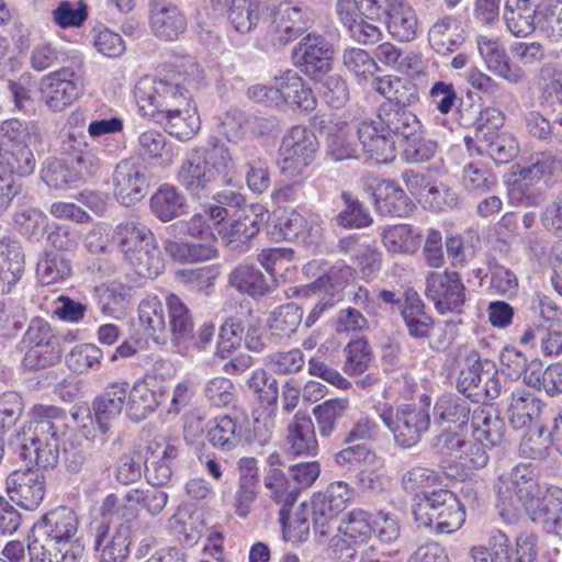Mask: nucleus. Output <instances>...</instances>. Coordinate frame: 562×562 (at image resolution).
Segmentation results:
<instances>
[{
  "label": "nucleus",
  "mask_w": 562,
  "mask_h": 562,
  "mask_svg": "<svg viewBox=\"0 0 562 562\" xmlns=\"http://www.w3.org/2000/svg\"><path fill=\"white\" fill-rule=\"evenodd\" d=\"M357 135L363 150L376 164L395 159V139L400 142L402 159L408 164L429 161L438 150L437 142L425 136L418 117L404 109L380 108L374 119L359 123Z\"/></svg>",
  "instance_id": "1"
},
{
  "label": "nucleus",
  "mask_w": 562,
  "mask_h": 562,
  "mask_svg": "<svg viewBox=\"0 0 562 562\" xmlns=\"http://www.w3.org/2000/svg\"><path fill=\"white\" fill-rule=\"evenodd\" d=\"M78 532L76 512L66 506L56 507L34 526L30 553L41 562H79L85 546L77 537Z\"/></svg>",
  "instance_id": "2"
},
{
  "label": "nucleus",
  "mask_w": 562,
  "mask_h": 562,
  "mask_svg": "<svg viewBox=\"0 0 562 562\" xmlns=\"http://www.w3.org/2000/svg\"><path fill=\"white\" fill-rule=\"evenodd\" d=\"M66 413L56 406L36 404L29 422L18 432L20 456L30 464L53 469L59 460V441L66 427Z\"/></svg>",
  "instance_id": "3"
},
{
  "label": "nucleus",
  "mask_w": 562,
  "mask_h": 562,
  "mask_svg": "<svg viewBox=\"0 0 562 562\" xmlns=\"http://www.w3.org/2000/svg\"><path fill=\"white\" fill-rule=\"evenodd\" d=\"M227 215L224 206L211 205L202 213L193 214L189 220L172 224L169 228L175 234L187 235L201 241L167 240L165 250L178 261L195 262L214 258L217 254L214 228H218Z\"/></svg>",
  "instance_id": "4"
},
{
  "label": "nucleus",
  "mask_w": 562,
  "mask_h": 562,
  "mask_svg": "<svg viewBox=\"0 0 562 562\" xmlns=\"http://www.w3.org/2000/svg\"><path fill=\"white\" fill-rule=\"evenodd\" d=\"M113 241L120 248L124 261L142 278H156L165 262L153 232L142 223L130 221L119 224Z\"/></svg>",
  "instance_id": "5"
},
{
  "label": "nucleus",
  "mask_w": 562,
  "mask_h": 562,
  "mask_svg": "<svg viewBox=\"0 0 562 562\" xmlns=\"http://www.w3.org/2000/svg\"><path fill=\"white\" fill-rule=\"evenodd\" d=\"M0 133L8 142L3 148L1 142L0 169L12 177H26L36 168L33 153L42 144V130L35 121L5 120L0 125Z\"/></svg>",
  "instance_id": "6"
},
{
  "label": "nucleus",
  "mask_w": 562,
  "mask_h": 562,
  "mask_svg": "<svg viewBox=\"0 0 562 562\" xmlns=\"http://www.w3.org/2000/svg\"><path fill=\"white\" fill-rule=\"evenodd\" d=\"M234 164L224 146L195 149L188 154L178 173V182L193 196L202 198L218 179H225Z\"/></svg>",
  "instance_id": "7"
},
{
  "label": "nucleus",
  "mask_w": 562,
  "mask_h": 562,
  "mask_svg": "<svg viewBox=\"0 0 562 562\" xmlns=\"http://www.w3.org/2000/svg\"><path fill=\"white\" fill-rule=\"evenodd\" d=\"M181 74L165 75L162 78L144 76L135 83L134 97L139 113L154 121L171 110L187 106L192 102Z\"/></svg>",
  "instance_id": "8"
},
{
  "label": "nucleus",
  "mask_w": 562,
  "mask_h": 562,
  "mask_svg": "<svg viewBox=\"0 0 562 562\" xmlns=\"http://www.w3.org/2000/svg\"><path fill=\"white\" fill-rule=\"evenodd\" d=\"M415 521L436 533H452L465 521V510L457 495L448 490L423 492L413 507Z\"/></svg>",
  "instance_id": "9"
},
{
  "label": "nucleus",
  "mask_w": 562,
  "mask_h": 562,
  "mask_svg": "<svg viewBox=\"0 0 562 562\" xmlns=\"http://www.w3.org/2000/svg\"><path fill=\"white\" fill-rule=\"evenodd\" d=\"M248 97L271 108L313 111L317 101L312 89L294 70H285L273 78V85H255L248 89Z\"/></svg>",
  "instance_id": "10"
},
{
  "label": "nucleus",
  "mask_w": 562,
  "mask_h": 562,
  "mask_svg": "<svg viewBox=\"0 0 562 562\" xmlns=\"http://www.w3.org/2000/svg\"><path fill=\"white\" fill-rule=\"evenodd\" d=\"M562 173V160L550 153H538L531 157L530 166L521 169L520 178L516 179L508 189L513 204L535 206L542 202L543 196L535 183L548 182Z\"/></svg>",
  "instance_id": "11"
},
{
  "label": "nucleus",
  "mask_w": 562,
  "mask_h": 562,
  "mask_svg": "<svg viewBox=\"0 0 562 562\" xmlns=\"http://www.w3.org/2000/svg\"><path fill=\"white\" fill-rule=\"evenodd\" d=\"M317 148V138L311 130L302 125L293 126L283 137L279 148L280 172L291 180L303 177L313 162Z\"/></svg>",
  "instance_id": "12"
},
{
  "label": "nucleus",
  "mask_w": 562,
  "mask_h": 562,
  "mask_svg": "<svg viewBox=\"0 0 562 562\" xmlns=\"http://www.w3.org/2000/svg\"><path fill=\"white\" fill-rule=\"evenodd\" d=\"M498 507L510 512L521 505L527 512L529 506L541 496L542 488L530 465L518 464L510 471L501 474L495 483Z\"/></svg>",
  "instance_id": "13"
},
{
  "label": "nucleus",
  "mask_w": 562,
  "mask_h": 562,
  "mask_svg": "<svg viewBox=\"0 0 562 562\" xmlns=\"http://www.w3.org/2000/svg\"><path fill=\"white\" fill-rule=\"evenodd\" d=\"M487 543V547L476 546L470 550L473 562H537L536 538L531 535L518 537L513 548L503 531L494 530Z\"/></svg>",
  "instance_id": "14"
},
{
  "label": "nucleus",
  "mask_w": 562,
  "mask_h": 562,
  "mask_svg": "<svg viewBox=\"0 0 562 562\" xmlns=\"http://www.w3.org/2000/svg\"><path fill=\"white\" fill-rule=\"evenodd\" d=\"M263 24L267 41L273 46H284L311 27V19L301 8L281 3L276 8L270 5Z\"/></svg>",
  "instance_id": "15"
},
{
  "label": "nucleus",
  "mask_w": 562,
  "mask_h": 562,
  "mask_svg": "<svg viewBox=\"0 0 562 562\" xmlns=\"http://www.w3.org/2000/svg\"><path fill=\"white\" fill-rule=\"evenodd\" d=\"M424 293L439 314H459L467 301L465 285L454 271L427 273Z\"/></svg>",
  "instance_id": "16"
},
{
  "label": "nucleus",
  "mask_w": 562,
  "mask_h": 562,
  "mask_svg": "<svg viewBox=\"0 0 562 562\" xmlns=\"http://www.w3.org/2000/svg\"><path fill=\"white\" fill-rule=\"evenodd\" d=\"M380 416L393 434L395 443L402 448L414 447L430 424V416L425 409L411 405L385 411Z\"/></svg>",
  "instance_id": "17"
},
{
  "label": "nucleus",
  "mask_w": 562,
  "mask_h": 562,
  "mask_svg": "<svg viewBox=\"0 0 562 562\" xmlns=\"http://www.w3.org/2000/svg\"><path fill=\"white\" fill-rule=\"evenodd\" d=\"M82 90V78L68 67L44 76L40 83L41 99L53 112H61L72 104Z\"/></svg>",
  "instance_id": "18"
},
{
  "label": "nucleus",
  "mask_w": 562,
  "mask_h": 562,
  "mask_svg": "<svg viewBox=\"0 0 562 562\" xmlns=\"http://www.w3.org/2000/svg\"><path fill=\"white\" fill-rule=\"evenodd\" d=\"M352 497V490L341 481L333 482L324 492L314 494L311 504L315 531L327 535L329 521L347 507Z\"/></svg>",
  "instance_id": "19"
},
{
  "label": "nucleus",
  "mask_w": 562,
  "mask_h": 562,
  "mask_svg": "<svg viewBox=\"0 0 562 562\" xmlns=\"http://www.w3.org/2000/svg\"><path fill=\"white\" fill-rule=\"evenodd\" d=\"M149 186L146 167L139 162L125 159L120 161L113 172V193L124 205L139 202Z\"/></svg>",
  "instance_id": "20"
},
{
  "label": "nucleus",
  "mask_w": 562,
  "mask_h": 562,
  "mask_svg": "<svg viewBox=\"0 0 562 562\" xmlns=\"http://www.w3.org/2000/svg\"><path fill=\"white\" fill-rule=\"evenodd\" d=\"M258 209V206L245 205L236 210L227 222L221 223L217 233L226 245L234 249H245L247 243L258 234L263 220L257 212Z\"/></svg>",
  "instance_id": "21"
},
{
  "label": "nucleus",
  "mask_w": 562,
  "mask_h": 562,
  "mask_svg": "<svg viewBox=\"0 0 562 562\" xmlns=\"http://www.w3.org/2000/svg\"><path fill=\"white\" fill-rule=\"evenodd\" d=\"M477 49L486 68L495 76L510 85H519L525 81V71L519 65L510 61L504 46L497 38L477 37Z\"/></svg>",
  "instance_id": "22"
},
{
  "label": "nucleus",
  "mask_w": 562,
  "mask_h": 562,
  "mask_svg": "<svg viewBox=\"0 0 562 562\" xmlns=\"http://www.w3.org/2000/svg\"><path fill=\"white\" fill-rule=\"evenodd\" d=\"M45 477L37 471H15L8 476L10 499L26 510L36 509L45 495Z\"/></svg>",
  "instance_id": "23"
},
{
  "label": "nucleus",
  "mask_w": 562,
  "mask_h": 562,
  "mask_svg": "<svg viewBox=\"0 0 562 562\" xmlns=\"http://www.w3.org/2000/svg\"><path fill=\"white\" fill-rule=\"evenodd\" d=\"M331 45L319 35L308 34L293 50V59L305 74L315 76L327 72L333 61Z\"/></svg>",
  "instance_id": "24"
},
{
  "label": "nucleus",
  "mask_w": 562,
  "mask_h": 562,
  "mask_svg": "<svg viewBox=\"0 0 562 562\" xmlns=\"http://www.w3.org/2000/svg\"><path fill=\"white\" fill-rule=\"evenodd\" d=\"M131 525L125 521L111 532L110 525L102 520L94 532V549L100 552V562H124L130 554Z\"/></svg>",
  "instance_id": "25"
},
{
  "label": "nucleus",
  "mask_w": 562,
  "mask_h": 562,
  "mask_svg": "<svg viewBox=\"0 0 562 562\" xmlns=\"http://www.w3.org/2000/svg\"><path fill=\"white\" fill-rule=\"evenodd\" d=\"M178 454L177 448L165 437L148 442L145 454V477L154 486H162L172 475L171 463Z\"/></svg>",
  "instance_id": "26"
},
{
  "label": "nucleus",
  "mask_w": 562,
  "mask_h": 562,
  "mask_svg": "<svg viewBox=\"0 0 562 562\" xmlns=\"http://www.w3.org/2000/svg\"><path fill=\"white\" fill-rule=\"evenodd\" d=\"M128 382L115 381L110 383L93 402V416L99 430L105 435L121 415L127 403Z\"/></svg>",
  "instance_id": "27"
},
{
  "label": "nucleus",
  "mask_w": 562,
  "mask_h": 562,
  "mask_svg": "<svg viewBox=\"0 0 562 562\" xmlns=\"http://www.w3.org/2000/svg\"><path fill=\"white\" fill-rule=\"evenodd\" d=\"M544 403L532 392L526 389H516L512 392L507 417L515 429L530 428L542 422Z\"/></svg>",
  "instance_id": "28"
},
{
  "label": "nucleus",
  "mask_w": 562,
  "mask_h": 562,
  "mask_svg": "<svg viewBox=\"0 0 562 562\" xmlns=\"http://www.w3.org/2000/svg\"><path fill=\"white\" fill-rule=\"evenodd\" d=\"M526 513L532 521L541 524L548 532L562 535V488L548 487Z\"/></svg>",
  "instance_id": "29"
},
{
  "label": "nucleus",
  "mask_w": 562,
  "mask_h": 562,
  "mask_svg": "<svg viewBox=\"0 0 562 562\" xmlns=\"http://www.w3.org/2000/svg\"><path fill=\"white\" fill-rule=\"evenodd\" d=\"M278 227L283 239L299 240L306 245L317 244L323 232L317 217L306 218L295 210H284L279 217Z\"/></svg>",
  "instance_id": "30"
},
{
  "label": "nucleus",
  "mask_w": 562,
  "mask_h": 562,
  "mask_svg": "<svg viewBox=\"0 0 562 562\" xmlns=\"http://www.w3.org/2000/svg\"><path fill=\"white\" fill-rule=\"evenodd\" d=\"M137 316L138 327L146 337L159 345L169 340L164 304L156 295H148L139 302Z\"/></svg>",
  "instance_id": "31"
},
{
  "label": "nucleus",
  "mask_w": 562,
  "mask_h": 562,
  "mask_svg": "<svg viewBox=\"0 0 562 562\" xmlns=\"http://www.w3.org/2000/svg\"><path fill=\"white\" fill-rule=\"evenodd\" d=\"M288 452L295 457H312L317 453L318 443L312 418L297 412L286 427Z\"/></svg>",
  "instance_id": "32"
},
{
  "label": "nucleus",
  "mask_w": 562,
  "mask_h": 562,
  "mask_svg": "<svg viewBox=\"0 0 562 562\" xmlns=\"http://www.w3.org/2000/svg\"><path fill=\"white\" fill-rule=\"evenodd\" d=\"M164 386L148 383L147 380H137L132 387L128 386L126 412L134 422L145 419L154 413L164 397Z\"/></svg>",
  "instance_id": "33"
},
{
  "label": "nucleus",
  "mask_w": 562,
  "mask_h": 562,
  "mask_svg": "<svg viewBox=\"0 0 562 562\" xmlns=\"http://www.w3.org/2000/svg\"><path fill=\"white\" fill-rule=\"evenodd\" d=\"M150 22L154 33L166 41L178 38L187 29L183 13L166 0L150 2Z\"/></svg>",
  "instance_id": "34"
},
{
  "label": "nucleus",
  "mask_w": 562,
  "mask_h": 562,
  "mask_svg": "<svg viewBox=\"0 0 562 562\" xmlns=\"http://www.w3.org/2000/svg\"><path fill=\"white\" fill-rule=\"evenodd\" d=\"M539 3L537 0H506L504 20L508 31L525 37L538 29Z\"/></svg>",
  "instance_id": "35"
},
{
  "label": "nucleus",
  "mask_w": 562,
  "mask_h": 562,
  "mask_svg": "<svg viewBox=\"0 0 562 562\" xmlns=\"http://www.w3.org/2000/svg\"><path fill=\"white\" fill-rule=\"evenodd\" d=\"M137 149L144 160L162 168L171 166L177 155L173 144L157 130L140 133L137 138Z\"/></svg>",
  "instance_id": "36"
},
{
  "label": "nucleus",
  "mask_w": 562,
  "mask_h": 562,
  "mask_svg": "<svg viewBox=\"0 0 562 562\" xmlns=\"http://www.w3.org/2000/svg\"><path fill=\"white\" fill-rule=\"evenodd\" d=\"M401 315L408 334L417 339L429 338L435 321L425 311V304L415 291H407L402 305Z\"/></svg>",
  "instance_id": "37"
},
{
  "label": "nucleus",
  "mask_w": 562,
  "mask_h": 562,
  "mask_svg": "<svg viewBox=\"0 0 562 562\" xmlns=\"http://www.w3.org/2000/svg\"><path fill=\"white\" fill-rule=\"evenodd\" d=\"M372 89L379 94L397 105L394 109H404L417 102L418 91L415 83L408 79L396 76L375 77L372 80ZM382 105L381 108H383ZM392 106L393 105H387Z\"/></svg>",
  "instance_id": "38"
},
{
  "label": "nucleus",
  "mask_w": 562,
  "mask_h": 562,
  "mask_svg": "<svg viewBox=\"0 0 562 562\" xmlns=\"http://www.w3.org/2000/svg\"><path fill=\"white\" fill-rule=\"evenodd\" d=\"M471 428L473 440L495 447L502 443L505 434L504 420L491 408L476 407L472 412Z\"/></svg>",
  "instance_id": "39"
},
{
  "label": "nucleus",
  "mask_w": 562,
  "mask_h": 562,
  "mask_svg": "<svg viewBox=\"0 0 562 562\" xmlns=\"http://www.w3.org/2000/svg\"><path fill=\"white\" fill-rule=\"evenodd\" d=\"M463 41V31L459 21L453 16L447 15L438 19L428 31V42L432 49L440 55L457 50Z\"/></svg>",
  "instance_id": "40"
},
{
  "label": "nucleus",
  "mask_w": 562,
  "mask_h": 562,
  "mask_svg": "<svg viewBox=\"0 0 562 562\" xmlns=\"http://www.w3.org/2000/svg\"><path fill=\"white\" fill-rule=\"evenodd\" d=\"M492 363L487 360H481L479 353L471 350L464 359V366L458 376V390L468 397L481 393V384L484 379L492 376Z\"/></svg>",
  "instance_id": "41"
},
{
  "label": "nucleus",
  "mask_w": 562,
  "mask_h": 562,
  "mask_svg": "<svg viewBox=\"0 0 562 562\" xmlns=\"http://www.w3.org/2000/svg\"><path fill=\"white\" fill-rule=\"evenodd\" d=\"M222 2L223 4H227ZM228 18L233 27L241 34L256 27L261 15L270 9L269 0H231Z\"/></svg>",
  "instance_id": "42"
},
{
  "label": "nucleus",
  "mask_w": 562,
  "mask_h": 562,
  "mask_svg": "<svg viewBox=\"0 0 562 562\" xmlns=\"http://www.w3.org/2000/svg\"><path fill=\"white\" fill-rule=\"evenodd\" d=\"M165 126L166 132L179 140H189L200 128V117L192 102L187 106L171 110L156 121Z\"/></svg>",
  "instance_id": "43"
},
{
  "label": "nucleus",
  "mask_w": 562,
  "mask_h": 562,
  "mask_svg": "<svg viewBox=\"0 0 562 562\" xmlns=\"http://www.w3.org/2000/svg\"><path fill=\"white\" fill-rule=\"evenodd\" d=\"M168 310L167 329L169 339L176 345L186 342L193 333V321L188 306L176 294H168L166 297Z\"/></svg>",
  "instance_id": "44"
},
{
  "label": "nucleus",
  "mask_w": 562,
  "mask_h": 562,
  "mask_svg": "<svg viewBox=\"0 0 562 562\" xmlns=\"http://www.w3.org/2000/svg\"><path fill=\"white\" fill-rule=\"evenodd\" d=\"M150 210L161 222H169L186 213L187 201L173 186L162 184L151 195Z\"/></svg>",
  "instance_id": "45"
},
{
  "label": "nucleus",
  "mask_w": 562,
  "mask_h": 562,
  "mask_svg": "<svg viewBox=\"0 0 562 562\" xmlns=\"http://www.w3.org/2000/svg\"><path fill=\"white\" fill-rule=\"evenodd\" d=\"M387 30L390 34L401 41H413L418 32V20L413 8L404 0H400L386 12Z\"/></svg>",
  "instance_id": "46"
},
{
  "label": "nucleus",
  "mask_w": 562,
  "mask_h": 562,
  "mask_svg": "<svg viewBox=\"0 0 562 562\" xmlns=\"http://www.w3.org/2000/svg\"><path fill=\"white\" fill-rule=\"evenodd\" d=\"M327 150L335 161L357 157L353 128L346 121L336 120L331 123L327 136Z\"/></svg>",
  "instance_id": "47"
},
{
  "label": "nucleus",
  "mask_w": 562,
  "mask_h": 562,
  "mask_svg": "<svg viewBox=\"0 0 562 562\" xmlns=\"http://www.w3.org/2000/svg\"><path fill=\"white\" fill-rule=\"evenodd\" d=\"M471 407L467 400L459 396L445 395L434 407L435 423L439 426L454 425L461 428L470 418Z\"/></svg>",
  "instance_id": "48"
},
{
  "label": "nucleus",
  "mask_w": 562,
  "mask_h": 562,
  "mask_svg": "<svg viewBox=\"0 0 562 562\" xmlns=\"http://www.w3.org/2000/svg\"><path fill=\"white\" fill-rule=\"evenodd\" d=\"M229 283L238 292L249 296H263L271 290L265 274L254 266L240 265L229 274Z\"/></svg>",
  "instance_id": "49"
},
{
  "label": "nucleus",
  "mask_w": 562,
  "mask_h": 562,
  "mask_svg": "<svg viewBox=\"0 0 562 562\" xmlns=\"http://www.w3.org/2000/svg\"><path fill=\"white\" fill-rule=\"evenodd\" d=\"M497 176L487 162L475 160L462 169L461 186L470 194H481L493 190Z\"/></svg>",
  "instance_id": "50"
},
{
  "label": "nucleus",
  "mask_w": 562,
  "mask_h": 562,
  "mask_svg": "<svg viewBox=\"0 0 562 562\" xmlns=\"http://www.w3.org/2000/svg\"><path fill=\"white\" fill-rule=\"evenodd\" d=\"M71 274V265L68 259L54 250H44L40 254L36 263V278L42 284H53L65 281Z\"/></svg>",
  "instance_id": "51"
},
{
  "label": "nucleus",
  "mask_w": 562,
  "mask_h": 562,
  "mask_svg": "<svg viewBox=\"0 0 562 562\" xmlns=\"http://www.w3.org/2000/svg\"><path fill=\"white\" fill-rule=\"evenodd\" d=\"M303 311L293 303L284 304L272 311L268 318V328L272 337L288 339L296 333L302 323Z\"/></svg>",
  "instance_id": "52"
},
{
  "label": "nucleus",
  "mask_w": 562,
  "mask_h": 562,
  "mask_svg": "<svg viewBox=\"0 0 562 562\" xmlns=\"http://www.w3.org/2000/svg\"><path fill=\"white\" fill-rule=\"evenodd\" d=\"M209 442L222 451H232L243 441V429L237 420L228 415L214 420V425L207 431Z\"/></svg>",
  "instance_id": "53"
},
{
  "label": "nucleus",
  "mask_w": 562,
  "mask_h": 562,
  "mask_svg": "<svg viewBox=\"0 0 562 562\" xmlns=\"http://www.w3.org/2000/svg\"><path fill=\"white\" fill-rule=\"evenodd\" d=\"M338 532L353 544L367 543L372 535L371 515L361 508H353L341 516Z\"/></svg>",
  "instance_id": "54"
},
{
  "label": "nucleus",
  "mask_w": 562,
  "mask_h": 562,
  "mask_svg": "<svg viewBox=\"0 0 562 562\" xmlns=\"http://www.w3.org/2000/svg\"><path fill=\"white\" fill-rule=\"evenodd\" d=\"M379 210L395 216H404L409 211V202L401 187L391 180H383L375 189Z\"/></svg>",
  "instance_id": "55"
},
{
  "label": "nucleus",
  "mask_w": 562,
  "mask_h": 562,
  "mask_svg": "<svg viewBox=\"0 0 562 562\" xmlns=\"http://www.w3.org/2000/svg\"><path fill=\"white\" fill-rule=\"evenodd\" d=\"M382 243L390 252L413 254L420 244V233L407 224L386 227L382 233Z\"/></svg>",
  "instance_id": "56"
},
{
  "label": "nucleus",
  "mask_w": 562,
  "mask_h": 562,
  "mask_svg": "<svg viewBox=\"0 0 562 562\" xmlns=\"http://www.w3.org/2000/svg\"><path fill=\"white\" fill-rule=\"evenodd\" d=\"M24 270V254L15 240L0 241V276L3 285L15 284Z\"/></svg>",
  "instance_id": "57"
},
{
  "label": "nucleus",
  "mask_w": 562,
  "mask_h": 562,
  "mask_svg": "<svg viewBox=\"0 0 562 562\" xmlns=\"http://www.w3.org/2000/svg\"><path fill=\"white\" fill-rule=\"evenodd\" d=\"M263 483L269 491V497L282 506L281 514L295 503L299 487L290 482L281 470L271 469L265 476Z\"/></svg>",
  "instance_id": "58"
},
{
  "label": "nucleus",
  "mask_w": 562,
  "mask_h": 562,
  "mask_svg": "<svg viewBox=\"0 0 562 562\" xmlns=\"http://www.w3.org/2000/svg\"><path fill=\"white\" fill-rule=\"evenodd\" d=\"M349 409L347 398H331L316 405L313 408V415L316 419L318 432L322 437H329L336 429L337 420L340 419Z\"/></svg>",
  "instance_id": "59"
},
{
  "label": "nucleus",
  "mask_w": 562,
  "mask_h": 562,
  "mask_svg": "<svg viewBox=\"0 0 562 562\" xmlns=\"http://www.w3.org/2000/svg\"><path fill=\"white\" fill-rule=\"evenodd\" d=\"M21 351L24 352L22 366L30 371H37L53 367L61 359L59 339Z\"/></svg>",
  "instance_id": "60"
},
{
  "label": "nucleus",
  "mask_w": 562,
  "mask_h": 562,
  "mask_svg": "<svg viewBox=\"0 0 562 562\" xmlns=\"http://www.w3.org/2000/svg\"><path fill=\"white\" fill-rule=\"evenodd\" d=\"M538 30L551 42L562 40V0L539 3Z\"/></svg>",
  "instance_id": "61"
},
{
  "label": "nucleus",
  "mask_w": 562,
  "mask_h": 562,
  "mask_svg": "<svg viewBox=\"0 0 562 562\" xmlns=\"http://www.w3.org/2000/svg\"><path fill=\"white\" fill-rule=\"evenodd\" d=\"M544 427L539 424L528 428L519 443V453L525 458L541 459L547 456L550 445L554 446L551 429L544 436Z\"/></svg>",
  "instance_id": "62"
},
{
  "label": "nucleus",
  "mask_w": 562,
  "mask_h": 562,
  "mask_svg": "<svg viewBox=\"0 0 562 562\" xmlns=\"http://www.w3.org/2000/svg\"><path fill=\"white\" fill-rule=\"evenodd\" d=\"M245 322L237 316L227 318L220 328V340L217 342L216 353L221 358L228 357L234 350H236L243 341V334L245 331Z\"/></svg>",
  "instance_id": "63"
},
{
  "label": "nucleus",
  "mask_w": 562,
  "mask_h": 562,
  "mask_svg": "<svg viewBox=\"0 0 562 562\" xmlns=\"http://www.w3.org/2000/svg\"><path fill=\"white\" fill-rule=\"evenodd\" d=\"M346 361L344 370L347 374L356 375L363 373L372 360V351L368 340L358 338L345 347Z\"/></svg>",
  "instance_id": "64"
}]
</instances>
